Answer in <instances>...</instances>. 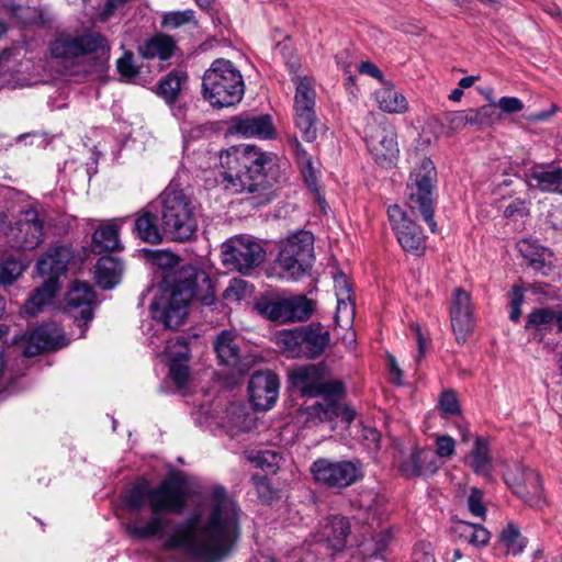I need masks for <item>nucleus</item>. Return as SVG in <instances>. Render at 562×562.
Here are the masks:
<instances>
[{"label":"nucleus","mask_w":562,"mask_h":562,"mask_svg":"<svg viewBox=\"0 0 562 562\" xmlns=\"http://www.w3.org/2000/svg\"><path fill=\"white\" fill-rule=\"evenodd\" d=\"M450 322L457 342L464 344L474 329V316L471 294L462 288L453 291Z\"/></svg>","instance_id":"17"},{"label":"nucleus","mask_w":562,"mask_h":562,"mask_svg":"<svg viewBox=\"0 0 562 562\" xmlns=\"http://www.w3.org/2000/svg\"><path fill=\"white\" fill-rule=\"evenodd\" d=\"M161 213H143L135 221V231L138 237L150 244H158L165 237L162 231Z\"/></svg>","instance_id":"38"},{"label":"nucleus","mask_w":562,"mask_h":562,"mask_svg":"<svg viewBox=\"0 0 562 562\" xmlns=\"http://www.w3.org/2000/svg\"><path fill=\"white\" fill-rule=\"evenodd\" d=\"M411 562H436L431 544L425 541L416 543L412 551Z\"/></svg>","instance_id":"57"},{"label":"nucleus","mask_w":562,"mask_h":562,"mask_svg":"<svg viewBox=\"0 0 562 562\" xmlns=\"http://www.w3.org/2000/svg\"><path fill=\"white\" fill-rule=\"evenodd\" d=\"M251 293V289L247 281L235 278L223 292L224 300L228 302H239Z\"/></svg>","instance_id":"51"},{"label":"nucleus","mask_w":562,"mask_h":562,"mask_svg":"<svg viewBox=\"0 0 562 562\" xmlns=\"http://www.w3.org/2000/svg\"><path fill=\"white\" fill-rule=\"evenodd\" d=\"M499 542L506 549V553L518 555L527 547V539L521 535L519 528L509 522L499 533Z\"/></svg>","instance_id":"43"},{"label":"nucleus","mask_w":562,"mask_h":562,"mask_svg":"<svg viewBox=\"0 0 562 562\" xmlns=\"http://www.w3.org/2000/svg\"><path fill=\"white\" fill-rule=\"evenodd\" d=\"M349 533L350 524L346 517L330 516L322 525L319 540L326 542L329 549L340 551L345 548Z\"/></svg>","instance_id":"26"},{"label":"nucleus","mask_w":562,"mask_h":562,"mask_svg":"<svg viewBox=\"0 0 562 562\" xmlns=\"http://www.w3.org/2000/svg\"><path fill=\"white\" fill-rule=\"evenodd\" d=\"M291 147L294 153L295 160L300 167L304 182L311 190L313 199L317 202L319 211H326L327 204L325 198L322 195L317 186L318 169L315 166V161L297 139H294L291 143Z\"/></svg>","instance_id":"20"},{"label":"nucleus","mask_w":562,"mask_h":562,"mask_svg":"<svg viewBox=\"0 0 562 562\" xmlns=\"http://www.w3.org/2000/svg\"><path fill=\"white\" fill-rule=\"evenodd\" d=\"M176 49V42L169 35L156 33L149 38L145 40L139 46L138 52L145 59H169Z\"/></svg>","instance_id":"30"},{"label":"nucleus","mask_w":562,"mask_h":562,"mask_svg":"<svg viewBox=\"0 0 562 562\" xmlns=\"http://www.w3.org/2000/svg\"><path fill=\"white\" fill-rule=\"evenodd\" d=\"M123 273V265L113 257H101L94 270V278L98 285L104 290L114 288Z\"/></svg>","instance_id":"34"},{"label":"nucleus","mask_w":562,"mask_h":562,"mask_svg":"<svg viewBox=\"0 0 562 562\" xmlns=\"http://www.w3.org/2000/svg\"><path fill=\"white\" fill-rule=\"evenodd\" d=\"M408 110V102L406 98L395 91L392 95V99L389 100V113L402 114Z\"/></svg>","instance_id":"64"},{"label":"nucleus","mask_w":562,"mask_h":562,"mask_svg":"<svg viewBox=\"0 0 562 562\" xmlns=\"http://www.w3.org/2000/svg\"><path fill=\"white\" fill-rule=\"evenodd\" d=\"M456 452V441L448 435L436 437V454L439 458L449 459Z\"/></svg>","instance_id":"60"},{"label":"nucleus","mask_w":562,"mask_h":562,"mask_svg":"<svg viewBox=\"0 0 562 562\" xmlns=\"http://www.w3.org/2000/svg\"><path fill=\"white\" fill-rule=\"evenodd\" d=\"M303 357L315 358L323 353L329 342V333L321 325L301 327Z\"/></svg>","instance_id":"32"},{"label":"nucleus","mask_w":562,"mask_h":562,"mask_svg":"<svg viewBox=\"0 0 562 562\" xmlns=\"http://www.w3.org/2000/svg\"><path fill=\"white\" fill-rule=\"evenodd\" d=\"M306 424L316 425L318 423L331 420L334 417L341 416L346 423H351L355 418V412L345 407L331 397L326 398L324 403H315L305 408Z\"/></svg>","instance_id":"24"},{"label":"nucleus","mask_w":562,"mask_h":562,"mask_svg":"<svg viewBox=\"0 0 562 562\" xmlns=\"http://www.w3.org/2000/svg\"><path fill=\"white\" fill-rule=\"evenodd\" d=\"M124 504L132 512H139L148 505L151 513L147 518L136 515L125 525L130 537L138 540L161 537L168 525L161 514L181 513L187 504V490L175 477L165 479L155 487L140 479L127 491Z\"/></svg>","instance_id":"3"},{"label":"nucleus","mask_w":562,"mask_h":562,"mask_svg":"<svg viewBox=\"0 0 562 562\" xmlns=\"http://www.w3.org/2000/svg\"><path fill=\"white\" fill-rule=\"evenodd\" d=\"M232 130L244 137L269 139L274 136L271 119L267 114L237 116L232 121Z\"/></svg>","instance_id":"23"},{"label":"nucleus","mask_w":562,"mask_h":562,"mask_svg":"<svg viewBox=\"0 0 562 562\" xmlns=\"http://www.w3.org/2000/svg\"><path fill=\"white\" fill-rule=\"evenodd\" d=\"M59 329L54 325H43L35 328L29 338V346L24 350L25 356H34L42 350H55L63 347L59 342Z\"/></svg>","instance_id":"29"},{"label":"nucleus","mask_w":562,"mask_h":562,"mask_svg":"<svg viewBox=\"0 0 562 562\" xmlns=\"http://www.w3.org/2000/svg\"><path fill=\"white\" fill-rule=\"evenodd\" d=\"M294 95V122L306 142H313L317 137L314 80L308 77H297Z\"/></svg>","instance_id":"11"},{"label":"nucleus","mask_w":562,"mask_h":562,"mask_svg":"<svg viewBox=\"0 0 562 562\" xmlns=\"http://www.w3.org/2000/svg\"><path fill=\"white\" fill-rule=\"evenodd\" d=\"M281 457L270 450L260 451L256 458L255 461L259 468H261L266 472H276V470L279 468Z\"/></svg>","instance_id":"56"},{"label":"nucleus","mask_w":562,"mask_h":562,"mask_svg":"<svg viewBox=\"0 0 562 562\" xmlns=\"http://www.w3.org/2000/svg\"><path fill=\"white\" fill-rule=\"evenodd\" d=\"M26 217L24 221H16L15 225H5L7 213H1L0 217V233L8 238V243L13 248L23 250L34 249L42 241V223L37 220V213H24Z\"/></svg>","instance_id":"14"},{"label":"nucleus","mask_w":562,"mask_h":562,"mask_svg":"<svg viewBox=\"0 0 562 562\" xmlns=\"http://www.w3.org/2000/svg\"><path fill=\"white\" fill-rule=\"evenodd\" d=\"M148 211H193L195 201L192 194L171 181L159 196L148 204Z\"/></svg>","instance_id":"19"},{"label":"nucleus","mask_w":562,"mask_h":562,"mask_svg":"<svg viewBox=\"0 0 562 562\" xmlns=\"http://www.w3.org/2000/svg\"><path fill=\"white\" fill-rule=\"evenodd\" d=\"M448 125L453 131H460L468 125L476 127V117L473 109L454 111L447 114Z\"/></svg>","instance_id":"50"},{"label":"nucleus","mask_w":562,"mask_h":562,"mask_svg":"<svg viewBox=\"0 0 562 562\" xmlns=\"http://www.w3.org/2000/svg\"><path fill=\"white\" fill-rule=\"evenodd\" d=\"M437 170L431 159L424 157L414 167L407 182V196L411 210L432 211Z\"/></svg>","instance_id":"8"},{"label":"nucleus","mask_w":562,"mask_h":562,"mask_svg":"<svg viewBox=\"0 0 562 562\" xmlns=\"http://www.w3.org/2000/svg\"><path fill=\"white\" fill-rule=\"evenodd\" d=\"M458 530L460 531V537L476 548L485 547L491 539L490 531L481 525L460 522Z\"/></svg>","instance_id":"46"},{"label":"nucleus","mask_w":562,"mask_h":562,"mask_svg":"<svg viewBox=\"0 0 562 562\" xmlns=\"http://www.w3.org/2000/svg\"><path fill=\"white\" fill-rule=\"evenodd\" d=\"M26 217L24 221H16L15 225H5L7 213H1L0 217V233L8 238V243L13 248L23 250L34 249L42 241V223L37 220V213H24Z\"/></svg>","instance_id":"13"},{"label":"nucleus","mask_w":562,"mask_h":562,"mask_svg":"<svg viewBox=\"0 0 562 562\" xmlns=\"http://www.w3.org/2000/svg\"><path fill=\"white\" fill-rule=\"evenodd\" d=\"M494 105L505 113H516L524 109L522 102L516 97H503Z\"/></svg>","instance_id":"63"},{"label":"nucleus","mask_w":562,"mask_h":562,"mask_svg":"<svg viewBox=\"0 0 562 562\" xmlns=\"http://www.w3.org/2000/svg\"><path fill=\"white\" fill-rule=\"evenodd\" d=\"M194 20L193 10L169 12L164 15L162 24L167 27H179Z\"/></svg>","instance_id":"55"},{"label":"nucleus","mask_w":562,"mask_h":562,"mask_svg":"<svg viewBox=\"0 0 562 562\" xmlns=\"http://www.w3.org/2000/svg\"><path fill=\"white\" fill-rule=\"evenodd\" d=\"M224 188L232 193L247 192L250 207H260L271 202L272 189L283 178L281 161L273 153L261 150L249 144L233 146L221 155Z\"/></svg>","instance_id":"2"},{"label":"nucleus","mask_w":562,"mask_h":562,"mask_svg":"<svg viewBox=\"0 0 562 562\" xmlns=\"http://www.w3.org/2000/svg\"><path fill=\"white\" fill-rule=\"evenodd\" d=\"M223 256L225 263L247 274L263 261L265 250L250 238L239 237L224 245Z\"/></svg>","instance_id":"15"},{"label":"nucleus","mask_w":562,"mask_h":562,"mask_svg":"<svg viewBox=\"0 0 562 562\" xmlns=\"http://www.w3.org/2000/svg\"><path fill=\"white\" fill-rule=\"evenodd\" d=\"M494 102L482 105L477 109H473L475 117H476V128H481L483 126L493 125L499 120V115L495 111Z\"/></svg>","instance_id":"53"},{"label":"nucleus","mask_w":562,"mask_h":562,"mask_svg":"<svg viewBox=\"0 0 562 562\" xmlns=\"http://www.w3.org/2000/svg\"><path fill=\"white\" fill-rule=\"evenodd\" d=\"M401 223L395 228L396 237L402 248L415 256L424 255L426 250V238L422 232L417 218L409 216V213H402Z\"/></svg>","instance_id":"21"},{"label":"nucleus","mask_w":562,"mask_h":562,"mask_svg":"<svg viewBox=\"0 0 562 562\" xmlns=\"http://www.w3.org/2000/svg\"><path fill=\"white\" fill-rule=\"evenodd\" d=\"M438 469L439 465L430 449H415L398 468L406 477L432 475Z\"/></svg>","instance_id":"25"},{"label":"nucleus","mask_w":562,"mask_h":562,"mask_svg":"<svg viewBox=\"0 0 562 562\" xmlns=\"http://www.w3.org/2000/svg\"><path fill=\"white\" fill-rule=\"evenodd\" d=\"M334 284H335V293H336L337 300H340V299L348 300V299L353 297L352 291H351V285H350L349 280L346 274L337 273L334 277Z\"/></svg>","instance_id":"62"},{"label":"nucleus","mask_w":562,"mask_h":562,"mask_svg":"<svg viewBox=\"0 0 562 562\" xmlns=\"http://www.w3.org/2000/svg\"><path fill=\"white\" fill-rule=\"evenodd\" d=\"M59 289V284L56 279L48 278L42 286L34 290L29 300L24 303V313L29 316H36L43 310L50 305L54 297Z\"/></svg>","instance_id":"31"},{"label":"nucleus","mask_w":562,"mask_h":562,"mask_svg":"<svg viewBox=\"0 0 562 562\" xmlns=\"http://www.w3.org/2000/svg\"><path fill=\"white\" fill-rule=\"evenodd\" d=\"M515 493L531 507L542 508L546 504L540 476L531 469L526 471L524 484H518Z\"/></svg>","instance_id":"35"},{"label":"nucleus","mask_w":562,"mask_h":562,"mask_svg":"<svg viewBox=\"0 0 562 562\" xmlns=\"http://www.w3.org/2000/svg\"><path fill=\"white\" fill-rule=\"evenodd\" d=\"M245 94V81L233 61L217 58L202 77V97L211 106L222 109L235 106Z\"/></svg>","instance_id":"5"},{"label":"nucleus","mask_w":562,"mask_h":562,"mask_svg":"<svg viewBox=\"0 0 562 562\" xmlns=\"http://www.w3.org/2000/svg\"><path fill=\"white\" fill-rule=\"evenodd\" d=\"M239 513L223 486H213L191 516L178 525L166 541L202 562L226 555L239 536Z\"/></svg>","instance_id":"1"},{"label":"nucleus","mask_w":562,"mask_h":562,"mask_svg":"<svg viewBox=\"0 0 562 562\" xmlns=\"http://www.w3.org/2000/svg\"><path fill=\"white\" fill-rule=\"evenodd\" d=\"M314 235L295 231L280 241L279 266L289 279L297 280L310 271L315 260Z\"/></svg>","instance_id":"6"},{"label":"nucleus","mask_w":562,"mask_h":562,"mask_svg":"<svg viewBox=\"0 0 562 562\" xmlns=\"http://www.w3.org/2000/svg\"><path fill=\"white\" fill-rule=\"evenodd\" d=\"M366 143L369 153L378 165L383 166L386 161V147L384 145L386 140V135L384 133V128H381L376 133H374L373 126H371L370 122L366 127Z\"/></svg>","instance_id":"42"},{"label":"nucleus","mask_w":562,"mask_h":562,"mask_svg":"<svg viewBox=\"0 0 562 562\" xmlns=\"http://www.w3.org/2000/svg\"><path fill=\"white\" fill-rule=\"evenodd\" d=\"M529 184L546 192L562 194V168L536 165L527 173Z\"/></svg>","instance_id":"27"},{"label":"nucleus","mask_w":562,"mask_h":562,"mask_svg":"<svg viewBox=\"0 0 562 562\" xmlns=\"http://www.w3.org/2000/svg\"><path fill=\"white\" fill-rule=\"evenodd\" d=\"M160 221L165 237L171 240H189L198 228L193 213H161Z\"/></svg>","instance_id":"22"},{"label":"nucleus","mask_w":562,"mask_h":562,"mask_svg":"<svg viewBox=\"0 0 562 562\" xmlns=\"http://www.w3.org/2000/svg\"><path fill=\"white\" fill-rule=\"evenodd\" d=\"M0 198L10 202V207H19V211H36L38 203L29 194L10 187H0Z\"/></svg>","instance_id":"47"},{"label":"nucleus","mask_w":562,"mask_h":562,"mask_svg":"<svg viewBox=\"0 0 562 562\" xmlns=\"http://www.w3.org/2000/svg\"><path fill=\"white\" fill-rule=\"evenodd\" d=\"M257 310L268 319L281 324L306 321L314 311V304L305 296H289L276 300H261Z\"/></svg>","instance_id":"12"},{"label":"nucleus","mask_w":562,"mask_h":562,"mask_svg":"<svg viewBox=\"0 0 562 562\" xmlns=\"http://www.w3.org/2000/svg\"><path fill=\"white\" fill-rule=\"evenodd\" d=\"M64 310L77 322L81 335L87 329V325L93 318V305L95 295L91 285L87 282L75 281L65 296Z\"/></svg>","instance_id":"16"},{"label":"nucleus","mask_w":562,"mask_h":562,"mask_svg":"<svg viewBox=\"0 0 562 562\" xmlns=\"http://www.w3.org/2000/svg\"><path fill=\"white\" fill-rule=\"evenodd\" d=\"M289 380L292 387L302 396L316 397L324 395L326 400L342 392L341 383L326 382L324 368L316 364L293 368L289 372Z\"/></svg>","instance_id":"10"},{"label":"nucleus","mask_w":562,"mask_h":562,"mask_svg":"<svg viewBox=\"0 0 562 562\" xmlns=\"http://www.w3.org/2000/svg\"><path fill=\"white\" fill-rule=\"evenodd\" d=\"M258 497L262 502H271L274 498L276 491L272 488L270 482L265 476L255 475L252 477Z\"/></svg>","instance_id":"61"},{"label":"nucleus","mask_w":562,"mask_h":562,"mask_svg":"<svg viewBox=\"0 0 562 562\" xmlns=\"http://www.w3.org/2000/svg\"><path fill=\"white\" fill-rule=\"evenodd\" d=\"M192 299L207 306L214 303L215 291L210 276L191 265L167 272L150 304L153 318L166 328H178L188 314Z\"/></svg>","instance_id":"4"},{"label":"nucleus","mask_w":562,"mask_h":562,"mask_svg":"<svg viewBox=\"0 0 562 562\" xmlns=\"http://www.w3.org/2000/svg\"><path fill=\"white\" fill-rule=\"evenodd\" d=\"M69 251L67 248H55L38 260L37 271L41 276H47L58 281V277L67 269Z\"/></svg>","instance_id":"37"},{"label":"nucleus","mask_w":562,"mask_h":562,"mask_svg":"<svg viewBox=\"0 0 562 562\" xmlns=\"http://www.w3.org/2000/svg\"><path fill=\"white\" fill-rule=\"evenodd\" d=\"M110 46L100 33L86 32L77 35L60 34L49 45L53 58L64 63H79L87 56H105Z\"/></svg>","instance_id":"7"},{"label":"nucleus","mask_w":562,"mask_h":562,"mask_svg":"<svg viewBox=\"0 0 562 562\" xmlns=\"http://www.w3.org/2000/svg\"><path fill=\"white\" fill-rule=\"evenodd\" d=\"M301 327L283 330L277 335V345L288 358L303 357Z\"/></svg>","instance_id":"44"},{"label":"nucleus","mask_w":562,"mask_h":562,"mask_svg":"<svg viewBox=\"0 0 562 562\" xmlns=\"http://www.w3.org/2000/svg\"><path fill=\"white\" fill-rule=\"evenodd\" d=\"M314 480L329 488H346L363 476L362 467L358 461H331L326 458L315 460L311 467Z\"/></svg>","instance_id":"9"},{"label":"nucleus","mask_w":562,"mask_h":562,"mask_svg":"<svg viewBox=\"0 0 562 562\" xmlns=\"http://www.w3.org/2000/svg\"><path fill=\"white\" fill-rule=\"evenodd\" d=\"M120 227L116 223L106 222L98 227L93 234V249L97 252L116 251L122 249Z\"/></svg>","instance_id":"39"},{"label":"nucleus","mask_w":562,"mask_h":562,"mask_svg":"<svg viewBox=\"0 0 562 562\" xmlns=\"http://www.w3.org/2000/svg\"><path fill=\"white\" fill-rule=\"evenodd\" d=\"M116 68L120 75L128 80L138 75V69L134 65L132 53H124V55L117 60Z\"/></svg>","instance_id":"59"},{"label":"nucleus","mask_w":562,"mask_h":562,"mask_svg":"<svg viewBox=\"0 0 562 562\" xmlns=\"http://www.w3.org/2000/svg\"><path fill=\"white\" fill-rule=\"evenodd\" d=\"M27 266L29 261L25 262L11 256L0 260V284H12L23 274Z\"/></svg>","instance_id":"45"},{"label":"nucleus","mask_w":562,"mask_h":562,"mask_svg":"<svg viewBox=\"0 0 562 562\" xmlns=\"http://www.w3.org/2000/svg\"><path fill=\"white\" fill-rule=\"evenodd\" d=\"M468 508L473 516L485 518L486 508L483 504V494L479 488L471 490L468 497Z\"/></svg>","instance_id":"58"},{"label":"nucleus","mask_w":562,"mask_h":562,"mask_svg":"<svg viewBox=\"0 0 562 562\" xmlns=\"http://www.w3.org/2000/svg\"><path fill=\"white\" fill-rule=\"evenodd\" d=\"M555 325L562 331V307H540L533 310L527 317L526 329L549 331Z\"/></svg>","instance_id":"33"},{"label":"nucleus","mask_w":562,"mask_h":562,"mask_svg":"<svg viewBox=\"0 0 562 562\" xmlns=\"http://www.w3.org/2000/svg\"><path fill=\"white\" fill-rule=\"evenodd\" d=\"M188 361H169V374L179 387H183L189 379Z\"/></svg>","instance_id":"54"},{"label":"nucleus","mask_w":562,"mask_h":562,"mask_svg":"<svg viewBox=\"0 0 562 562\" xmlns=\"http://www.w3.org/2000/svg\"><path fill=\"white\" fill-rule=\"evenodd\" d=\"M280 381L272 371H259L250 376L248 392L256 409L268 411L277 402Z\"/></svg>","instance_id":"18"},{"label":"nucleus","mask_w":562,"mask_h":562,"mask_svg":"<svg viewBox=\"0 0 562 562\" xmlns=\"http://www.w3.org/2000/svg\"><path fill=\"white\" fill-rule=\"evenodd\" d=\"M215 351L221 363L239 369V344L237 336L233 331L224 330L217 336Z\"/></svg>","instance_id":"36"},{"label":"nucleus","mask_w":562,"mask_h":562,"mask_svg":"<svg viewBox=\"0 0 562 562\" xmlns=\"http://www.w3.org/2000/svg\"><path fill=\"white\" fill-rule=\"evenodd\" d=\"M188 76L184 71L175 70L165 76L158 83L157 94L168 104H172L178 99L182 83Z\"/></svg>","instance_id":"40"},{"label":"nucleus","mask_w":562,"mask_h":562,"mask_svg":"<svg viewBox=\"0 0 562 562\" xmlns=\"http://www.w3.org/2000/svg\"><path fill=\"white\" fill-rule=\"evenodd\" d=\"M165 353L168 361H188L190 348L186 338L175 337L167 340Z\"/></svg>","instance_id":"49"},{"label":"nucleus","mask_w":562,"mask_h":562,"mask_svg":"<svg viewBox=\"0 0 562 562\" xmlns=\"http://www.w3.org/2000/svg\"><path fill=\"white\" fill-rule=\"evenodd\" d=\"M438 407L445 416L459 415L461 412L457 394L453 390H446L440 394Z\"/></svg>","instance_id":"52"},{"label":"nucleus","mask_w":562,"mask_h":562,"mask_svg":"<svg viewBox=\"0 0 562 562\" xmlns=\"http://www.w3.org/2000/svg\"><path fill=\"white\" fill-rule=\"evenodd\" d=\"M520 255L528 261L529 266L543 274L551 270L553 254L550 249L542 247L531 239H522L517 245Z\"/></svg>","instance_id":"28"},{"label":"nucleus","mask_w":562,"mask_h":562,"mask_svg":"<svg viewBox=\"0 0 562 562\" xmlns=\"http://www.w3.org/2000/svg\"><path fill=\"white\" fill-rule=\"evenodd\" d=\"M471 468L476 474L488 475L491 472V456L488 441L479 437L471 451Z\"/></svg>","instance_id":"41"},{"label":"nucleus","mask_w":562,"mask_h":562,"mask_svg":"<svg viewBox=\"0 0 562 562\" xmlns=\"http://www.w3.org/2000/svg\"><path fill=\"white\" fill-rule=\"evenodd\" d=\"M356 316V304L353 297L337 300L335 319L339 327L351 328Z\"/></svg>","instance_id":"48"}]
</instances>
